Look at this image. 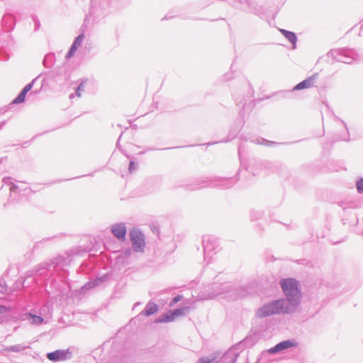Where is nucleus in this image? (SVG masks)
<instances>
[{
  "mask_svg": "<svg viewBox=\"0 0 363 363\" xmlns=\"http://www.w3.org/2000/svg\"><path fill=\"white\" fill-rule=\"evenodd\" d=\"M72 260L71 256L67 257L58 255L49 262L39 264L35 269L28 270L24 274V303L26 302V294L31 291L26 290L30 284L35 283L36 295L39 294L44 297L51 298L55 292H62V281L65 282L68 276V271L65 269ZM24 311L26 309L24 308ZM28 320L33 325H40L44 323V318L36 311L33 310L24 311V320Z\"/></svg>",
  "mask_w": 363,
  "mask_h": 363,
  "instance_id": "nucleus-1",
  "label": "nucleus"
},
{
  "mask_svg": "<svg viewBox=\"0 0 363 363\" xmlns=\"http://www.w3.org/2000/svg\"><path fill=\"white\" fill-rule=\"evenodd\" d=\"M279 286L281 289L284 299V303L294 313L301 304L303 292L300 281L296 278H281L279 280Z\"/></svg>",
  "mask_w": 363,
  "mask_h": 363,
  "instance_id": "nucleus-2",
  "label": "nucleus"
},
{
  "mask_svg": "<svg viewBox=\"0 0 363 363\" xmlns=\"http://www.w3.org/2000/svg\"><path fill=\"white\" fill-rule=\"evenodd\" d=\"M240 170L231 177H215L208 179H200L196 184L186 185V189L194 191L206 187L228 189L232 188L239 180Z\"/></svg>",
  "mask_w": 363,
  "mask_h": 363,
  "instance_id": "nucleus-3",
  "label": "nucleus"
},
{
  "mask_svg": "<svg viewBox=\"0 0 363 363\" xmlns=\"http://www.w3.org/2000/svg\"><path fill=\"white\" fill-rule=\"evenodd\" d=\"M284 299L274 298L263 303L255 311V316L258 318H264L272 315H291V311L286 304L284 303Z\"/></svg>",
  "mask_w": 363,
  "mask_h": 363,
  "instance_id": "nucleus-4",
  "label": "nucleus"
},
{
  "mask_svg": "<svg viewBox=\"0 0 363 363\" xmlns=\"http://www.w3.org/2000/svg\"><path fill=\"white\" fill-rule=\"evenodd\" d=\"M327 55L335 61L345 64H352L359 60L356 50L349 48L331 49Z\"/></svg>",
  "mask_w": 363,
  "mask_h": 363,
  "instance_id": "nucleus-5",
  "label": "nucleus"
},
{
  "mask_svg": "<svg viewBox=\"0 0 363 363\" xmlns=\"http://www.w3.org/2000/svg\"><path fill=\"white\" fill-rule=\"evenodd\" d=\"M229 289V283L213 284L201 291L199 296L201 300L213 299L220 295H225L228 298Z\"/></svg>",
  "mask_w": 363,
  "mask_h": 363,
  "instance_id": "nucleus-6",
  "label": "nucleus"
},
{
  "mask_svg": "<svg viewBox=\"0 0 363 363\" xmlns=\"http://www.w3.org/2000/svg\"><path fill=\"white\" fill-rule=\"evenodd\" d=\"M132 249L135 252H144L145 247V234L140 229L133 228L130 232Z\"/></svg>",
  "mask_w": 363,
  "mask_h": 363,
  "instance_id": "nucleus-7",
  "label": "nucleus"
},
{
  "mask_svg": "<svg viewBox=\"0 0 363 363\" xmlns=\"http://www.w3.org/2000/svg\"><path fill=\"white\" fill-rule=\"evenodd\" d=\"M112 275L113 273L111 272H107L102 275L89 280L80 288V294H86L87 291L106 282L111 278Z\"/></svg>",
  "mask_w": 363,
  "mask_h": 363,
  "instance_id": "nucleus-8",
  "label": "nucleus"
},
{
  "mask_svg": "<svg viewBox=\"0 0 363 363\" xmlns=\"http://www.w3.org/2000/svg\"><path fill=\"white\" fill-rule=\"evenodd\" d=\"M260 335L261 332L259 329H252L243 340L235 345V347L240 350L251 347L259 340Z\"/></svg>",
  "mask_w": 363,
  "mask_h": 363,
  "instance_id": "nucleus-9",
  "label": "nucleus"
},
{
  "mask_svg": "<svg viewBox=\"0 0 363 363\" xmlns=\"http://www.w3.org/2000/svg\"><path fill=\"white\" fill-rule=\"evenodd\" d=\"M46 358L54 363L64 362L72 358V351L70 347L67 349H57L52 352H47Z\"/></svg>",
  "mask_w": 363,
  "mask_h": 363,
  "instance_id": "nucleus-10",
  "label": "nucleus"
},
{
  "mask_svg": "<svg viewBox=\"0 0 363 363\" xmlns=\"http://www.w3.org/2000/svg\"><path fill=\"white\" fill-rule=\"evenodd\" d=\"M229 288L228 298L231 301L245 298L251 294V288L247 285L235 287L229 284Z\"/></svg>",
  "mask_w": 363,
  "mask_h": 363,
  "instance_id": "nucleus-11",
  "label": "nucleus"
},
{
  "mask_svg": "<svg viewBox=\"0 0 363 363\" xmlns=\"http://www.w3.org/2000/svg\"><path fill=\"white\" fill-rule=\"evenodd\" d=\"M240 6L246 5L248 10L257 16L265 13V9L263 4V0H236Z\"/></svg>",
  "mask_w": 363,
  "mask_h": 363,
  "instance_id": "nucleus-12",
  "label": "nucleus"
},
{
  "mask_svg": "<svg viewBox=\"0 0 363 363\" xmlns=\"http://www.w3.org/2000/svg\"><path fill=\"white\" fill-rule=\"evenodd\" d=\"M202 245L203 249V256L206 259L208 254L217 251L219 247L218 240L214 236L205 235L202 238Z\"/></svg>",
  "mask_w": 363,
  "mask_h": 363,
  "instance_id": "nucleus-13",
  "label": "nucleus"
},
{
  "mask_svg": "<svg viewBox=\"0 0 363 363\" xmlns=\"http://www.w3.org/2000/svg\"><path fill=\"white\" fill-rule=\"evenodd\" d=\"M298 342L295 339H287L282 340L268 350L269 354L281 353L286 350L295 348Z\"/></svg>",
  "mask_w": 363,
  "mask_h": 363,
  "instance_id": "nucleus-14",
  "label": "nucleus"
},
{
  "mask_svg": "<svg viewBox=\"0 0 363 363\" xmlns=\"http://www.w3.org/2000/svg\"><path fill=\"white\" fill-rule=\"evenodd\" d=\"M318 76L319 74L317 72L313 74L312 75L306 77L305 79L296 84L291 90L285 91V93L289 94L295 91H300L313 87Z\"/></svg>",
  "mask_w": 363,
  "mask_h": 363,
  "instance_id": "nucleus-15",
  "label": "nucleus"
},
{
  "mask_svg": "<svg viewBox=\"0 0 363 363\" xmlns=\"http://www.w3.org/2000/svg\"><path fill=\"white\" fill-rule=\"evenodd\" d=\"M111 232L118 239V241L125 240L127 234V227L125 223H116L111 225Z\"/></svg>",
  "mask_w": 363,
  "mask_h": 363,
  "instance_id": "nucleus-16",
  "label": "nucleus"
},
{
  "mask_svg": "<svg viewBox=\"0 0 363 363\" xmlns=\"http://www.w3.org/2000/svg\"><path fill=\"white\" fill-rule=\"evenodd\" d=\"M16 25L15 17L9 13H5L1 18V26L6 32L11 31Z\"/></svg>",
  "mask_w": 363,
  "mask_h": 363,
  "instance_id": "nucleus-17",
  "label": "nucleus"
},
{
  "mask_svg": "<svg viewBox=\"0 0 363 363\" xmlns=\"http://www.w3.org/2000/svg\"><path fill=\"white\" fill-rule=\"evenodd\" d=\"M244 123V121H242V119H238L234 125L230 127L227 138L222 140L221 142L228 143L231 141L233 139H234L238 134V133L240 131L241 128Z\"/></svg>",
  "mask_w": 363,
  "mask_h": 363,
  "instance_id": "nucleus-18",
  "label": "nucleus"
},
{
  "mask_svg": "<svg viewBox=\"0 0 363 363\" xmlns=\"http://www.w3.org/2000/svg\"><path fill=\"white\" fill-rule=\"evenodd\" d=\"M21 196L18 194V186L16 184H12L10 188V195L7 203H4V206L8 208L11 203H17L21 201Z\"/></svg>",
  "mask_w": 363,
  "mask_h": 363,
  "instance_id": "nucleus-19",
  "label": "nucleus"
},
{
  "mask_svg": "<svg viewBox=\"0 0 363 363\" xmlns=\"http://www.w3.org/2000/svg\"><path fill=\"white\" fill-rule=\"evenodd\" d=\"M158 311H159V306L156 303H155L152 301H150L147 303L143 311H141L140 312V313L138 315V317H139V316L149 317L150 315L155 314Z\"/></svg>",
  "mask_w": 363,
  "mask_h": 363,
  "instance_id": "nucleus-20",
  "label": "nucleus"
},
{
  "mask_svg": "<svg viewBox=\"0 0 363 363\" xmlns=\"http://www.w3.org/2000/svg\"><path fill=\"white\" fill-rule=\"evenodd\" d=\"M235 350L237 349L234 346L225 352L221 358L222 361L224 363H235L239 357V352H236Z\"/></svg>",
  "mask_w": 363,
  "mask_h": 363,
  "instance_id": "nucleus-21",
  "label": "nucleus"
},
{
  "mask_svg": "<svg viewBox=\"0 0 363 363\" xmlns=\"http://www.w3.org/2000/svg\"><path fill=\"white\" fill-rule=\"evenodd\" d=\"M281 35L292 45L293 49H296L297 47L298 38L296 33L286 29H279Z\"/></svg>",
  "mask_w": 363,
  "mask_h": 363,
  "instance_id": "nucleus-22",
  "label": "nucleus"
},
{
  "mask_svg": "<svg viewBox=\"0 0 363 363\" xmlns=\"http://www.w3.org/2000/svg\"><path fill=\"white\" fill-rule=\"evenodd\" d=\"M176 319L172 310L162 313L159 317L155 319V323H167L174 321Z\"/></svg>",
  "mask_w": 363,
  "mask_h": 363,
  "instance_id": "nucleus-23",
  "label": "nucleus"
},
{
  "mask_svg": "<svg viewBox=\"0 0 363 363\" xmlns=\"http://www.w3.org/2000/svg\"><path fill=\"white\" fill-rule=\"evenodd\" d=\"M299 141L300 140H298V142H299ZM250 142L253 143H255V144L262 145H264V146H267V147H272V146H275V145L281 144L280 143L269 140H267V139H265L264 138H257V139H250ZM296 142L297 141H296V142H290V143H284L283 144L284 145L291 144V143H296Z\"/></svg>",
  "mask_w": 363,
  "mask_h": 363,
  "instance_id": "nucleus-24",
  "label": "nucleus"
},
{
  "mask_svg": "<svg viewBox=\"0 0 363 363\" xmlns=\"http://www.w3.org/2000/svg\"><path fill=\"white\" fill-rule=\"evenodd\" d=\"M21 104H23V89H21L17 96L6 106L9 111H14L17 109V106Z\"/></svg>",
  "mask_w": 363,
  "mask_h": 363,
  "instance_id": "nucleus-25",
  "label": "nucleus"
},
{
  "mask_svg": "<svg viewBox=\"0 0 363 363\" xmlns=\"http://www.w3.org/2000/svg\"><path fill=\"white\" fill-rule=\"evenodd\" d=\"M216 143H218V142H209V143L201 144L200 145L210 146V145H214ZM198 145H199L198 144H192V145H185V146L171 147H165V148H156L154 147H147L146 151L147 152V151H155V150H172V149H174V148L195 147V146H198Z\"/></svg>",
  "mask_w": 363,
  "mask_h": 363,
  "instance_id": "nucleus-26",
  "label": "nucleus"
},
{
  "mask_svg": "<svg viewBox=\"0 0 363 363\" xmlns=\"http://www.w3.org/2000/svg\"><path fill=\"white\" fill-rule=\"evenodd\" d=\"M55 63V55L54 52L47 53L43 58V65L45 68L50 69Z\"/></svg>",
  "mask_w": 363,
  "mask_h": 363,
  "instance_id": "nucleus-27",
  "label": "nucleus"
},
{
  "mask_svg": "<svg viewBox=\"0 0 363 363\" xmlns=\"http://www.w3.org/2000/svg\"><path fill=\"white\" fill-rule=\"evenodd\" d=\"M264 211L262 210L252 208L250 211V221H256L260 220L264 216Z\"/></svg>",
  "mask_w": 363,
  "mask_h": 363,
  "instance_id": "nucleus-28",
  "label": "nucleus"
},
{
  "mask_svg": "<svg viewBox=\"0 0 363 363\" xmlns=\"http://www.w3.org/2000/svg\"><path fill=\"white\" fill-rule=\"evenodd\" d=\"M85 39V31L82 28L80 29L79 34L74 38V41L72 43V45L74 46L77 48H79L82 46L84 40Z\"/></svg>",
  "mask_w": 363,
  "mask_h": 363,
  "instance_id": "nucleus-29",
  "label": "nucleus"
},
{
  "mask_svg": "<svg viewBox=\"0 0 363 363\" xmlns=\"http://www.w3.org/2000/svg\"><path fill=\"white\" fill-rule=\"evenodd\" d=\"M255 165L257 169L270 171L273 168V164L268 161H256Z\"/></svg>",
  "mask_w": 363,
  "mask_h": 363,
  "instance_id": "nucleus-30",
  "label": "nucleus"
},
{
  "mask_svg": "<svg viewBox=\"0 0 363 363\" xmlns=\"http://www.w3.org/2000/svg\"><path fill=\"white\" fill-rule=\"evenodd\" d=\"M189 310V307L188 306H179L175 309H173L174 315L176 318L180 316L185 315Z\"/></svg>",
  "mask_w": 363,
  "mask_h": 363,
  "instance_id": "nucleus-31",
  "label": "nucleus"
},
{
  "mask_svg": "<svg viewBox=\"0 0 363 363\" xmlns=\"http://www.w3.org/2000/svg\"><path fill=\"white\" fill-rule=\"evenodd\" d=\"M40 76H41V74H39L38 77H36L35 79H33L30 83H28L26 86H24V103L26 102V100L27 94L32 89L35 83L40 78Z\"/></svg>",
  "mask_w": 363,
  "mask_h": 363,
  "instance_id": "nucleus-32",
  "label": "nucleus"
},
{
  "mask_svg": "<svg viewBox=\"0 0 363 363\" xmlns=\"http://www.w3.org/2000/svg\"><path fill=\"white\" fill-rule=\"evenodd\" d=\"M23 350V345L21 344L6 346L3 349V352H20Z\"/></svg>",
  "mask_w": 363,
  "mask_h": 363,
  "instance_id": "nucleus-33",
  "label": "nucleus"
},
{
  "mask_svg": "<svg viewBox=\"0 0 363 363\" xmlns=\"http://www.w3.org/2000/svg\"><path fill=\"white\" fill-rule=\"evenodd\" d=\"M88 79H81L79 80V84L75 89V95L78 97L81 96L82 91H84V88L85 84H86Z\"/></svg>",
  "mask_w": 363,
  "mask_h": 363,
  "instance_id": "nucleus-34",
  "label": "nucleus"
},
{
  "mask_svg": "<svg viewBox=\"0 0 363 363\" xmlns=\"http://www.w3.org/2000/svg\"><path fill=\"white\" fill-rule=\"evenodd\" d=\"M28 23L30 26L32 22L34 25V32L38 31L40 28V22L36 15H32L30 19H28Z\"/></svg>",
  "mask_w": 363,
  "mask_h": 363,
  "instance_id": "nucleus-35",
  "label": "nucleus"
},
{
  "mask_svg": "<svg viewBox=\"0 0 363 363\" xmlns=\"http://www.w3.org/2000/svg\"><path fill=\"white\" fill-rule=\"evenodd\" d=\"M11 289H9L4 279H0V294H5L9 293ZM2 298L0 297V299Z\"/></svg>",
  "mask_w": 363,
  "mask_h": 363,
  "instance_id": "nucleus-36",
  "label": "nucleus"
},
{
  "mask_svg": "<svg viewBox=\"0 0 363 363\" xmlns=\"http://www.w3.org/2000/svg\"><path fill=\"white\" fill-rule=\"evenodd\" d=\"M123 134V132H122V133L120 134V135H119V137H118V140H117V141H116V148H118V149L121 151V152H122V153H123V155H124L127 158H128V159H130H130L132 158V156H131L130 155L128 154V153H127V152H126L123 149V147H121V143H120V142H121V138H122Z\"/></svg>",
  "mask_w": 363,
  "mask_h": 363,
  "instance_id": "nucleus-37",
  "label": "nucleus"
},
{
  "mask_svg": "<svg viewBox=\"0 0 363 363\" xmlns=\"http://www.w3.org/2000/svg\"><path fill=\"white\" fill-rule=\"evenodd\" d=\"M195 363H216V357H201Z\"/></svg>",
  "mask_w": 363,
  "mask_h": 363,
  "instance_id": "nucleus-38",
  "label": "nucleus"
},
{
  "mask_svg": "<svg viewBox=\"0 0 363 363\" xmlns=\"http://www.w3.org/2000/svg\"><path fill=\"white\" fill-rule=\"evenodd\" d=\"M138 168V163L133 160H130L128 164V172L130 174H133Z\"/></svg>",
  "mask_w": 363,
  "mask_h": 363,
  "instance_id": "nucleus-39",
  "label": "nucleus"
},
{
  "mask_svg": "<svg viewBox=\"0 0 363 363\" xmlns=\"http://www.w3.org/2000/svg\"><path fill=\"white\" fill-rule=\"evenodd\" d=\"M356 188L359 194H363V177H359L356 179Z\"/></svg>",
  "mask_w": 363,
  "mask_h": 363,
  "instance_id": "nucleus-40",
  "label": "nucleus"
},
{
  "mask_svg": "<svg viewBox=\"0 0 363 363\" xmlns=\"http://www.w3.org/2000/svg\"><path fill=\"white\" fill-rule=\"evenodd\" d=\"M78 48H75L74 46L72 45L69 47L68 51L67 52L65 55V59L69 60L72 57H73L77 52Z\"/></svg>",
  "mask_w": 363,
  "mask_h": 363,
  "instance_id": "nucleus-41",
  "label": "nucleus"
},
{
  "mask_svg": "<svg viewBox=\"0 0 363 363\" xmlns=\"http://www.w3.org/2000/svg\"><path fill=\"white\" fill-rule=\"evenodd\" d=\"M184 296L182 294H177L174 297H173L170 302H169V306L172 307L175 304H177L178 302L182 301L183 299Z\"/></svg>",
  "mask_w": 363,
  "mask_h": 363,
  "instance_id": "nucleus-42",
  "label": "nucleus"
},
{
  "mask_svg": "<svg viewBox=\"0 0 363 363\" xmlns=\"http://www.w3.org/2000/svg\"><path fill=\"white\" fill-rule=\"evenodd\" d=\"M13 290H18L23 288V277L19 276L18 279L13 286Z\"/></svg>",
  "mask_w": 363,
  "mask_h": 363,
  "instance_id": "nucleus-43",
  "label": "nucleus"
},
{
  "mask_svg": "<svg viewBox=\"0 0 363 363\" xmlns=\"http://www.w3.org/2000/svg\"><path fill=\"white\" fill-rule=\"evenodd\" d=\"M99 1L100 0H91L90 1L89 13L91 15H93L95 13V7L97 6Z\"/></svg>",
  "mask_w": 363,
  "mask_h": 363,
  "instance_id": "nucleus-44",
  "label": "nucleus"
},
{
  "mask_svg": "<svg viewBox=\"0 0 363 363\" xmlns=\"http://www.w3.org/2000/svg\"><path fill=\"white\" fill-rule=\"evenodd\" d=\"M244 152H245V145L243 143H241L238 146V155H239V159H240L241 163H242V157Z\"/></svg>",
  "mask_w": 363,
  "mask_h": 363,
  "instance_id": "nucleus-45",
  "label": "nucleus"
},
{
  "mask_svg": "<svg viewBox=\"0 0 363 363\" xmlns=\"http://www.w3.org/2000/svg\"><path fill=\"white\" fill-rule=\"evenodd\" d=\"M50 306L48 303L44 304L39 309V314L42 315V314H45L46 312H49Z\"/></svg>",
  "mask_w": 363,
  "mask_h": 363,
  "instance_id": "nucleus-46",
  "label": "nucleus"
},
{
  "mask_svg": "<svg viewBox=\"0 0 363 363\" xmlns=\"http://www.w3.org/2000/svg\"><path fill=\"white\" fill-rule=\"evenodd\" d=\"M342 124L344 125L345 128L347 130V135L345 137H340V140H344V141H349L350 140V133L349 130L347 128V124L345 121H342Z\"/></svg>",
  "mask_w": 363,
  "mask_h": 363,
  "instance_id": "nucleus-47",
  "label": "nucleus"
},
{
  "mask_svg": "<svg viewBox=\"0 0 363 363\" xmlns=\"http://www.w3.org/2000/svg\"><path fill=\"white\" fill-rule=\"evenodd\" d=\"M133 249L132 248H125L122 251V255L123 257L128 258L132 254Z\"/></svg>",
  "mask_w": 363,
  "mask_h": 363,
  "instance_id": "nucleus-48",
  "label": "nucleus"
},
{
  "mask_svg": "<svg viewBox=\"0 0 363 363\" xmlns=\"http://www.w3.org/2000/svg\"><path fill=\"white\" fill-rule=\"evenodd\" d=\"M94 172H91L90 174H85V175H82V176H79V177H73L72 179H64V180H57V181L54 182L53 183H59V182H61L62 181H68V180H70V179H78V178H81V177H86V176L94 177Z\"/></svg>",
  "mask_w": 363,
  "mask_h": 363,
  "instance_id": "nucleus-49",
  "label": "nucleus"
},
{
  "mask_svg": "<svg viewBox=\"0 0 363 363\" xmlns=\"http://www.w3.org/2000/svg\"><path fill=\"white\" fill-rule=\"evenodd\" d=\"M2 181H3V182L5 184L10 186V187L11 186L12 184H14L12 182V177H4Z\"/></svg>",
  "mask_w": 363,
  "mask_h": 363,
  "instance_id": "nucleus-50",
  "label": "nucleus"
},
{
  "mask_svg": "<svg viewBox=\"0 0 363 363\" xmlns=\"http://www.w3.org/2000/svg\"><path fill=\"white\" fill-rule=\"evenodd\" d=\"M66 235H66L65 233H60V234H58V235H54V236H52V237H51V238H43V239L42 240V241H47V240H51V239H54V238H62L65 237Z\"/></svg>",
  "mask_w": 363,
  "mask_h": 363,
  "instance_id": "nucleus-51",
  "label": "nucleus"
},
{
  "mask_svg": "<svg viewBox=\"0 0 363 363\" xmlns=\"http://www.w3.org/2000/svg\"><path fill=\"white\" fill-rule=\"evenodd\" d=\"M9 306H6L3 304H0V314H3L9 311Z\"/></svg>",
  "mask_w": 363,
  "mask_h": 363,
  "instance_id": "nucleus-52",
  "label": "nucleus"
},
{
  "mask_svg": "<svg viewBox=\"0 0 363 363\" xmlns=\"http://www.w3.org/2000/svg\"><path fill=\"white\" fill-rule=\"evenodd\" d=\"M9 111L6 105L0 108V115L4 114Z\"/></svg>",
  "mask_w": 363,
  "mask_h": 363,
  "instance_id": "nucleus-53",
  "label": "nucleus"
},
{
  "mask_svg": "<svg viewBox=\"0 0 363 363\" xmlns=\"http://www.w3.org/2000/svg\"><path fill=\"white\" fill-rule=\"evenodd\" d=\"M224 81H229L232 79V77L230 74L226 73L223 75Z\"/></svg>",
  "mask_w": 363,
  "mask_h": 363,
  "instance_id": "nucleus-54",
  "label": "nucleus"
},
{
  "mask_svg": "<svg viewBox=\"0 0 363 363\" xmlns=\"http://www.w3.org/2000/svg\"><path fill=\"white\" fill-rule=\"evenodd\" d=\"M43 81H44V79H43L41 81V85H40V89H38V90L34 91L33 92H31L30 94H38L40 91V90H41V89L43 87Z\"/></svg>",
  "mask_w": 363,
  "mask_h": 363,
  "instance_id": "nucleus-55",
  "label": "nucleus"
},
{
  "mask_svg": "<svg viewBox=\"0 0 363 363\" xmlns=\"http://www.w3.org/2000/svg\"><path fill=\"white\" fill-rule=\"evenodd\" d=\"M245 103H243L242 101H239L238 104H237V106H239V107H242V108L243 109L245 108Z\"/></svg>",
  "mask_w": 363,
  "mask_h": 363,
  "instance_id": "nucleus-56",
  "label": "nucleus"
},
{
  "mask_svg": "<svg viewBox=\"0 0 363 363\" xmlns=\"http://www.w3.org/2000/svg\"><path fill=\"white\" fill-rule=\"evenodd\" d=\"M357 223H358V219H357V218L356 216H354V220L352 221V223H351V224H354V225H355V224H357Z\"/></svg>",
  "mask_w": 363,
  "mask_h": 363,
  "instance_id": "nucleus-57",
  "label": "nucleus"
},
{
  "mask_svg": "<svg viewBox=\"0 0 363 363\" xmlns=\"http://www.w3.org/2000/svg\"><path fill=\"white\" fill-rule=\"evenodd\" d=\"M6 124V121H1L0 123V130L3 128V126Z\"/></svg>",
  "mask_w": 363,
  "mask_h": 363,
  "instance_id": "nucleus-58",
  "label": "nucleus"
},
{
  "mask_svg": "<svg viewBox=\"0 0 363 363\" xmlns=\"http://www.w3.org/2000/svg\"><path fill=\"white\" fill-rule=\"evenodd\" d=\"M252 174L254 176H256V175L259 174V172L257 171V169H253L252 170Z\"/></svg>",
  "mask_w": 363,
  "mask_h": 363,
  "instance_id": "nucleus-59",
  "label": "nucleus"
},
{
  "mask_svg": "<svg viewBox=\"0 0 363 363\" xmlns=\"http://www.w3.org/2000/svg\"><path fill=\"white\" fill-rule=\"evenodd\" d=\"M342 204H343V203H341V204H340V206L342 208L344 211H346L348 208L345 207Z\"/></svg>",
  "mask_w": 363,
  "mask_h": 363,
  "instance_id": "nucleus-60",
  "label": "nucleus"
},
{
  "mask_svg": "<svg viewBox=\"0 0 363 363\" xmlns=\"http://www.w3.org/2000/svg\"><path fill=\"white\" fill-rule=\"evenodd\" d=\"M342 220L344 225L347 223V218H342Z\"/></svg>",
  "mask_w": 363,
  "mask_h": 363,
  "instance_id": "nucleus-61",
  "label": "nucleus"
},
{
  "mask_svg": "<svg viewBox=\"0 0 363 363\" xmlns=\"http://www.w3.org/2000/svg\"><path fill=\"white\" fill-rule=\"evenodd\" d=\"M146 152H147L146 150H143V151H140V152H139L138 155H145L146 153Z\"/></svg>",
  "mask_w": 363,
  "mask_h": 363,
  "instance_id": "nucleus-62",
  "label": "nucleus"
},
{
  "mask_svg": "<svg viewBox=\"0 0 363 363\" xmlns=\"http://www.w3.org/2000/svg\"><path fill=\"white\" fill-rule=\"evenodd\" d=\"M38 247V242H35L33 245V250H34L35 249H36L37 247Z\"/></svg>",
  "mask_w": 363,
  "mask_h": 363,
  "instance_id": "nucleus-63",
  "label": "nucleus"
},
{
  "mask_svg": "<svg viewBox=\"0 0 363 363\" xmlns=\"http://www.w3.org/2000/svg\"><path fill=\"white\" fill-rule=\"evenodd\" d=\"M171 18H172V16L169 17L167 15H166L162 20H168V19H169Z\"/></svg>",
  "mask_w": 363,
  "mask_h": 363,
  "instance_id": "nucleus-64",
  "label": "nucleus"
}]
</instances>
